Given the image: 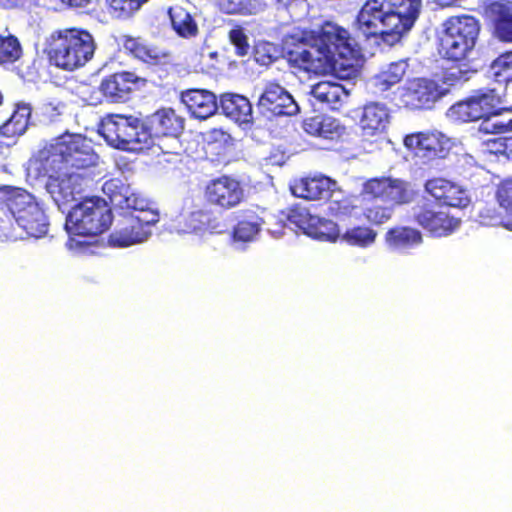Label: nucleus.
<instances>
[{
  "label": "nucleus",
  "mask_w": 512,
  "mask_h": 512,
  "mask_svg": "<svg viewBox=\"0 0 512 512\" xmlns=\"http://www.w3.org/2000/svg\"><path fill=\"white\" fill-rule=\"evenodd\" d=\"M502 104V97L495 88H479L451 105L447 110V116L456 123L486 121L507 110Z\"/></svg>",
  "instance_id": "obj_10"
},
{
  "label": "nucleus",
  "mask_w": 512,
  "mask_h": 512,
  "mask_svg": "<svg viewBox=\"0 0 512 512\" xmlns=\"http://www.w3.org/2000/svg\"><path fill=\"white\" fill-rule=\"evenodd\" d=\"M64 32L72 33V32H87V31L82 30V29L70 28V29H66Z\"/></svg>",
  "instance_id": "obj_56"
},
{
  "label": "nucleus",
  "mask_w": 512,
  "mask_h": 512,
  "mask_svg": "<svg viewBox=\"0 0 512 512\" xmlns=\"http://www.w3.org/2000/svg\"><path fill=\"white\" fill-rule=\"evenodd\" d=\"M384 240L389 248L403 251L422 244L423 235L416 228L398 225L386 231Z\"/></svg>",
  "instance_id": "obj_29"
},
{
  "label": "nucleus",
  "mask_w": 512,
  "mask_h": 512,
  "mask_svg": "<svg viewBox=\"0 0 512 512\" xmlns=\"http://www.w3.org/2000/svg\"><path fill=\"white\" fill-rule=\"evenodd\" d=\"M245 198L244 188L239 180L222 175L208 181L204 188V199L210 206L230 210L240 205Z\"/></svg>",
  "instance_id": "obj_12"
},
{
  "label": "nucleus",
  "mask_w": 512,
  "mask_h": 512,
  "mask_svg": "<svg viewBox=\"0 0 512 512\" xmlns=\"http://www.w3.org/2000/svg\"><path fill=\"white\" fill-rule=\"evenodd\" d=\"M487 15L495 25V32H512V3H492Z\"/></svg>",
  "instance_id": "obj_35"
},
{
  "label": "nucleus",
  "mask_w": 512,
  "mask_h": 512,
  "mask_svg": "<svg viewBox=\"0 0 512 512\" xmlns=\"http://www.w3.org/2000/svg\"><path fill=\"white\" fill-rule=\"evenodd\" d=\"M493 79L498 83L508 84L512 81V50L500 54L490 65Z\"/></svg>",
  "instance_id": "obj_40"
},
{
  "label": "nucleus",
  "mask_w": 512,
  "mask_h": 512,
  "mask_svg": "<svg viewBox=\"0 0 512 512\" xmlns=\"http://www.w3.org/2000/svg\"><path fill=\"white\" fill-rule=\"evenodd\" d=\"M166 15L175 32H197V24L187 8L175 5L167 9Z\"/></svg>",
  "instance_id": "obj_36"
},
{
  "label": "nucleus",
  "mask_w": 512,
  "mask_h": 512,
  "mask_svg": "<svg viewBox=\"0 0 512 512\" xmlns=\"http://www.w3.org/2000/svg\"><path fill=\"white\" fill-rule=\"evenodd\" d=\"M30 28H31V29H34V30H36V29H43L44 27H43V26H41V24H40V23H37L36 25L32 24V25L30 26Z\"/></svg>",
  "instance_id": "obj_57"
},
{
  "label": "nucleus",
  "mask_w": 512,
  "mask_h": 512,
  "mask_svg": "<svg viewBox=\"0 0 512 512\" xmlns=\"http://www.w3.org/2000/svg\"><path fill=\"white\" fill-rule=\"evenodd\" d=\"M95 49L92 34H50L43 51L52 66L73 72L93 58Z\"/></svg>",
  "instance_id": "obj_6"
},
{
  "label": "nucleus",
  "mask_w": 512,
  "mask_h": 512,
  "mask_svg": "<svg viewBox=\"0 0 512 512\" xmlns=\"http://www.w3.org/2000/svg\"><path fill=\"white\" fill-rule=\"evenodd\" d=\"M413 220L434 237L452 234L461 223L460 219L441 209H436L430 201L414 208Z\"/></svg>",
  "instance_id": "obj_13"
},
{
  "label": "nucleus",
  "mask_w": 512,
  "mask_h": 512,
  "mask_svg": "<svg viewBox=\"0 0 512 512\" xmlns=\"http://www.w3.org/2000/svg\"><path fill=\"white\" fill-rule=\"evenodd\" d=\"M404 34H291L301 45L289 55L307 72L348 80L358 75L366 56L399 43Z\"/></svg>",
  "instance_id": "obj_1"
},
{
  "label": "nucleus",
  "mask_w": 512,
  "mask_h": 512,
  "mask_svg": "<svg viewBox=\"0 0 512 512\" xmlns=\"http://www.w3.org/2000/svg\"><path fill=\"white\" fill-rule=\"evenodd\" d=\"M425 188L442 205L464 208L470 203L467 191L449 180L430 179L426 182Z\"/></svg>",
  "instance_id": "obj_21"
},
{
  "label": "nucleus",
  "mask_w": 512,
  "mask_h": 512,
  "mask_svg": "<svg viewBox=\"0 0 512 512\" xmlns=\"http://www.w3.org/2000/svg\"><path fill=\"white\" fill-rule=\"evenodd\" d=\"M264 220L251 209L243 211V219L238 221L232 231V237L236 241L249 242L259 233Z\"/></svg>",
  "instance_id": "obj_34"
},
{
  "label": "nucleus",
  "mask_w": 512,
  "mask_h": 512,
  "mask_svg": "<svg viewBox=\"0 0 512 512\" xmlns=\"http://www.w3.org/2000/svg\"><path fill=\"white\" fill-rule=\"evenodd\" d=\"M500 150L507 158L512 160V136L505 137L500 140Z\"/></svg>",
  "instance_id": "obj_52"
},
{
  "label": "nucleus",
  "mask_w": 512,
  "mask_h": 512,
  "mask_svg": "<svg viewBox=\"0 0 512 512\" xmlns=\"http://www.w3.org/2000/svg\"><path fill=\"white\" fill-rule=\"evenodd\" d=\"M318 30H310L309 32H346V30L340 27L337 23L331 20H320L317 24Z\"/></svg>",
  "instance_id": "obj_50"
},
{
  "label": "nucleus",
  "mask_w": 512,
  "mask_h": 512,
  "mask_svg": "<svg viewBox=\"0 0 512 512\" xmlns=\"http://www.w3.org/2000/svg\"><path fill=\"white\" fill-rule=\"evenodd\" d=\"M98 133L115 149L143 153L148 151L150 136L143 119L135 115L107 114L98 124Z\"/></svg>",
  "instance_id": "obj_7"
},
{
  "label": "nucleus",
  "mask_w": 512,
  "mask_h": 512,
  "mask_svg": "<svg viewBox=\"0 0 512 512\" xmlns=\"http://www.w3.org/2000/svg\"><path fill=\"white\" fill-rule=\"evenodd\" d=\"M448 142V138L437 131L415 132L404 138L407 150L427 162L444 158L448 152Z\"/></svg>",
  "instance_id": "obj_14"
},
{
  "label": "nucleus",
  "mask_w": 512,
  "mask_h": 512,
  "mask_svg": "<svg viewBox=\"0 0 512 512\" xmlns=\"http://www.w3.org/2000/svg\"><path fill=\"white\" fill-rule=\"evenodd\" d=\"M223 113L240 123H247L252 117V105L248 98L239 94L226 93L220 96Z\"/></svg>",
  "instance_id": "obj_32"
},
{
  "label": "nucleus",
  "mask_w": 512,
  "mask_h": 512,
  "mask_svg": "<svg viewBox=\"0 0 512 512\" xmlns=\"http://www.w3.org/2000/svg\"><path fill=\"white\" fill-rule=\"evenodd\" d=\"M307 235L317 240L335 242L340 233L336 223L315 216Z\"/></svg>",
  "instance_id": "obj_38"
},
{
  "label": "nucleus",
  "mask_w": 512,
  "mask_h": 512,
  "mask_svg": "<svg viewBox=\"0 0 512 512\" xmlns=\"http://www.w3.org/2000/svg\"><path fill=\"white\" fill-rule=\"evenodd\" d=\"M140 81L141 78L133 72H116L103 78L100 90L112 102H125L130 99Z\"/></svg>",
  "instance_id": "obj_20"
},
{
  "label": "nucleus",
  "mask_w": 512,
  "mask_h": 512,
  "mask_svg": "<svg viewBox=\"0 0 512 512\" xmlns=\"http://www.w3.org/2000/svg\"><path fill=\"white\" fill-rule=\"evenodd\" d=\"M113 221L112 210L99 196L83 198L69 211L65 229L71 235L97 236L107 231Z\"/></svg>",
  "instance_id": "obj_8"
},
{
  "label": "nucleus",
  "mask_w": 512,
  "mask_h": 512,
  "mask_svg": "<svg viewBox=\"0 0 512 512\" xmlns=\"http://www.w3.org/2000/svg\"><path fill=\"white\" fill-rule=\"evenodd\" d=\"M119 181L111 179L103 184V192L109 197L111 204L121 206L123 202L131 210L122 215L115 229L108 236V243L113 247H128L147 239L151 234L150 227L159 221L155 209L143 205L130 204V198L115 190ZM134 202H136L134 200Z\"/></svg>",
  "instance_id": "obj_4"
},
{
  "label": "nucleus",
  "mask_w": 512,
  "mask_h": 512,
  "mask_svg": "<svg viewBox=\"0 0 512 512\" xmlns=\"http://www.w3.org/2000/svg\"><path fill=\"white\" fill-rule=\"evenodd\" d=\"M62 3L69 5L70 7H85L91 0H60Z\"/></svg>",
  "instance_id": "obj_53"
},
{
  "label": "nucleus",
  "mask_w": 512,
  "mask_h": 512,
  "mask_svg": "<svg viewBox=\"0 0 512 512\" xmlns=\"http://www.w3.org/2000/svg\"><path fill=\"white\" fill-rule=\"evenodd\" d=\"M308 3L306 0H277L278 16L286 19V15L292 21L302 18L307 13Z\"/></svg>",
  "instance_id": "obj_42"
},
{
  "label": "nucleus",
  "mask_w": 512,
  "mask_h": 512,
  "mask_svg": "<svg viewBox=\"0 0 512 512\" xmlns=\"http://www.w3.org/2000/svg\"><path fill=\"white\" fill-rule=\"evenodd\" d=\"M310 94L321 105L330 110H340L346 102L349 92L345 87L332 81H320L312 86Z\"/></svg>",
  "instance_id": "obj_25"
},
{
  "label": "nucleus",
  "mask_w": 512,
  "mask_h": 512,
  "mask_svg": "<svg viewBox=\"0 0 512 512\" xmlns=\"http://www.w3.org/2000/svg\"><path fill=\"white\" fill-rule=\"evenodd\" d=\"M302 127L309 135L330 140L341 138L346 133V127L338 119L327 115L306 118Z\"/></svg>",
  "instance_id": "obj_26"
},
{
  "label": "nucleus",
  "mask_w": 512,
  "mask_h": 512,
  "mask_svg": "<svg viewBox=\"0 0 512 512\" xmlns=\"http://www.w3.org/2000/svg\"><path fill=\"white\" fill-rule=\"evenodd\" d=\"M477 34H441L439 53L444 58L458 62L465 59L475 46Z\"/></svg>",
  "instance_id": "obj_23"
},
{
  "label": "nucleus",
  "mask_w": 512,
  "mask_h": 512,
  "mask_svg": "<svg viewBox=\"0 0 512 512\" xmlns=\"http://www.w3.org/2000/svg\"><path fill=\"white\" fill-rule=\"evenodd\" d=\"M389 122V113L384 105L369 103L364 106L360 118V127L364 135L375 136L385 131Z\"/></svg>",
  "instance_id": "obj_30"
},
{
  "label": "nucleus",
  "mask_w": 512,
  "mask_h": 512,
  "mask_svg": "<svg viewBox=\"0 0 512 512\" xmlns=\"http://www.w3.org/2000/svg\"><path fill=\"white\" fill-rule=\"evenodd\" d=\"M229 32L234 33V32H242V31H241V30H238V29H234V28H232V29H230V31H229Z\"/></svg>",
  "instance_id": "obj_58"
},
{
  "label": "nucleus",
  "mask_w": 512,
  "mask_h": 512,
  "mask_svg": "<svg viewBox=\"0 0 512 512\" xmlns=\"http://www.w3.org/2000/svg\"><path fill=\"white\" fill-rule=\"evenodd\" d=\"M444 32H479L478 21L470 15L452 16L444 24Z\"/></svg>",
  "instance_id": "obj_43"
},
{
  "label": "nucleus",
  "mask_w": 512,
  "mask_h": 512,
  "mask_svg": "<svg viewBox=\"0 0 512 512\" xmlns=\"http://www.w3.org/2000/svg\"><path fill=\"white\" fill-rule=\"evenodd\" d=\"M179 35H180V36H182V37H187L189 34L181 33V34H179Z\"/></svg>",
  "instance_id": "obj_59"
},
{
  "label": "nucleus",
  "mask_w": 512,
  "mask_h": 512,
  "mask_svg": "<svg viewBox=\"0 0 512 512\" xmlns=\"http://www.w3.org/2000/svg\"><path fill=\"white\" fill-rule=\"evenodd\" d=\"M97 156L86 139L78 134L61 136L51 146L46 165L51 172L86 169L96 163Z\"/></svg>",
  "instance_id": "obj_9"
},
{
  "label": "nucleus",
  "mask_w": 512,
  "mask_h": 512,
  "mask_svg": "<svg viewBox=\"0 0 512 512\" xmlns=\"http://www.w3.org/2000/svg\"><path fill=\"white\" fill-rule=\"evenodd\" d=\"M144 130L150 136L148 151L157 137H179L185 127V120L172 108H161L143 119Z\"/></svg>",
  "instance_id": "obj_17"
},
{
  "label": "nucleus",
  "mask_w": 512,
  "mask_h": 512,
  "mask_svg": "<svg viewBox=\"0 0 512 512\" xmlns=\"http://www.w3.org/2000/svg\"><path fill=\"white\" fill-rule=\"evenodd\" d=\"M420 0H368L357 17L359 30L407 32L418 17Z\"/></svg>",
  "instance_id": "obj_5"
},
{
  "label": "nucleus",
  "mask_w": 512,
  "mask_h": 512,
  "mask_svg": "<svg viewBox=\"0 0 512 512\" xmlns=\"http://www.w3.org/2000/svg\"><path fill=\"white\" fill-rule=\"evenodd\" d=\"M31 113L30 104L16 103L11 116L0 126V135L6 138L23 135L30 124Z\"/></svg>",
  "instance_id": "obj_31"
},
{
  "label": "nucleus",
  "mask_w": 512,
  "mask_h": 512,
  "mask_svg": "<svg viewBox=\"0 0 512 512\" xmlns=\"http://www.w3.org/2000/svg\"><path fill=\"white\" fill-rule=\"evenodd\" d=\"M177 228L180 233H210L221 234L225 231V225L211 211L198 209L187 214H181L177 220Z\"/></svg>",
  "instance_id": "obj_18"
},
{
  "label": "nucleus",
  "mask_w": 512,
  "mask_h": 512,
  "mask_svg": "<svg viewBox=\"0 0 512 512\" xmlns=\"http://www.w3.org/2000/svg\"><path fill=\"white\" fill-rule=\"evenodd\" d=\"M499 41L505 43H512V34H495Z\"/></svg>",
  "instance_id": "obj_55"
},
{
  "label": "nucleus",
  "mask_w": 512,
  "mask_h": 512,
  "mask_svg": "<svg viewBox=\"0 0 512 512\" xmlns=\"http://www.w3.org/2000/svg\"><path fill=\"white\" fill-rule=\"evenodd\" d=\"M354 210L350 200L347 197H342L339 200H331L329 202L328 211L331 216L336 218L342 216H350Z\"/></svg>",
  "instance_id": "obj_47"
},
{
  "label": "nucleus",
  "mask_w": 512,
  "mask_h": 512,
  "mask_svg": "<svg viewBox=\"0 0 512 512\" xmlns=\"http://www.w3.org/2000/svg\"><path fill=\"white\" fill-rule=\"evenodd\" d=\"M234 149V140L221 129H213L205 146L207 159L218 164H227Z\"/></svg>",
  "instance_id": "obj_27"
},
{
  "label": "nucleus",
  "mask_w": 512,
  "mask_h": 512,
  "mask_svg": "<svg viewBox=\"0 0 512 512\" xmlns=\"http://www.w3.org/2000/svg\"><path fill=\"white\" fill-rule=\"evenodd\" d=\"M229 37L238 56H245L249 53L250 45L246 34H229Z\"/></svg>",
  "instance_id": "obj_49"
},
{
  "label": "nucleus",
  "mask_w": 512,
  "mask_h": 512,
  "mask_svg": "<svg viewBox=\"0 0 512 512\" xmlns=\"http://www.w3.org/2000/svg\"><path fill=\"white\" fill-rule=\"evenodd\" d=\"M22 56L20 41L13 34H0V65L14 63Z\"/></svg>",
  "instance_id": "obj_41"
},
{
  "label": "nucleus",
  "mask_w": 512,
  "mask_h": 512,
  "mask_svg": "<svg viewBox=\"0 0 512 512\" xmlns=\"http://www.w3.org/2000/svg\"><path fill=\"white\" fill-rule=\"evenodd\" d=\"M280 53L279 46L269 41H258L253 47V55L261 65H269L275 61Z\"/></svg>",
  "instance_id": "obj_44"
},
{
  "label": "nucleus",
  "mask_w": 512,
  "mask_h": 512,
  "mask_svg": "<svg viewBox=\"0 0 512 512\" xmlns=\"http://www.w3.org/2000/svg\"><path fill=\"white\" fill-rule=\"evenodd\" d=\"M259 112L267 118L295 115L299 107L292 95L275 82L265 85L257 102Z\"/></svg>",
  "instance_id": "obj_15"
},
{
  "label": "nucleus",
  "mask_w": 512,
  "mask_h": 512,
  "mask_svg": "<svg viewBox=\"0 0 512 512\" xmlns=\"http://www.w3.org/2000/svg\"><path fill=\"white\" fill-rule=\"evenodd\" d=\"M180 99L191 116L199 120L213 116L218 109L215 94L206 89H188L181 92Z\"/></svg>",
  "instance_id": "obj_22"
},
{
  "label": "nucleus",
  "mask_w": 512,
  "mask_h": 512,
  "mask_svg": "<svg viewBox=\"0 0 512 512\" xmlns=\"http://www.w3.org/2000/svg\"><path fill=\"white\" fill-rule=\"evenodd\" d=\"M337 186L336 181L327 176L303 177L291 185L293 195L309 201H327Z\"/></svg>",
  "instance_id": "obj_19"
},
{
  "label": "nucleus",
  "mask_w": 512,
  "mask_h": 512,
  "mask_svg": "<svg viewBox=\"0 0 512 512\" xmlns=\"http://www.w3.org/2000/svg\"><path fill=\"white\" fill-rule=\"evenodd\" d=\"M85 177L77 172L62 170L52 172L47 179L46 188L55 203L61 207L74 202L84 191Z\"/></svg>",
  "instance_id": "obj_16"
},
{
  "label": "nucleus",
  "mask_w": 512,
  "mask_h": 512,
  "mask_svg": "<svg viewBox=\"0 0 512 512\" xmlns=\"http://www.w3.org/2000/svg\"><path fill=\"white\" fill-rule=\"evenodd\" d=\"M116 41L128 56L150 66H160L171 61L172 53L155 38L141 34H121Z\"/></svg>",
  "instance_id": "obj_11"
},
{
  "label": "nucleus",
  "mask_w": 512,
  "mask_h": 512,
  "mask_svg": "<svg viewBox=\"0 0 512 512\" xmlns=\"http://www.w3.org/2000/svg\"><path fill=\"white\" fill-rule=\"evenodd\" d=\"M148 0H106L111 13L115 17H128L137 11Z\"/></svg>",
  "instance_id": "obj_46"
},
{
  "label": "nucleus",
  "mask_w": 512,
  "mask_h": 512,
  "mask_svg": "<svg viewBox=\"0 0 512 512\" xmlns=\"http://www.w3.org/2000/svg\"><path fill=\"white\" fill-rule=\"evenodd\" d=\"M512 131V117L508 120H500L492 124L493 133H506Z\"/></svg>",
  "instance_id": "obj_51"
},
{
  "label": "nucleus",
  "mask_w": 512,
  "mask_h": 512,
  "mask_svg": "<svg viewBox=\"0 0 512 512\" xmlns=\"http://www.w3.org/2000/svg\"><path fill=\"white\" fill-rule=\"evenodd\" d=\"M469 72L444 69L440 75L414 77L398 89L400 105L410 111H428L451 93L452 88L467 82Z\"/></svg>",
  "instance_id": "obj_3"
},
{
  "label": "nucleus",
  "mask_w": 512,
  "mask_h": 512,
  "mask_svg": "<svg viewBox=\"0 0 512 512\" xmlns=\"http://www.w3.org/2000/svg\"><path fill=\"white\" fill-rule=\"evenodd\" d=\"M35 202L36 198L24 188L11 185L0 186V209L9 212L14 219Z\"/></svg>",
  "instance_id": "obj_24"
},
{
  "label": "nucleus",
  "mask_w": 512,
  "mask_h": 512,
  "mask_svg": "<svg viewBox=\"0 0 512 512\" xmlns=\"http://www.w3.org/2000/svg\"><path fill=\"white\" fill-rule=\"evenodd\" d=\"M408 64L400 60L391 62L386 68L380 70L372 78L373 87L379 92H386L399 84L407 72Z\"/></svg>",
  "instance_id": "obj_33"
},
{
  "label": "nucleus",
  "mask_w": 512,
  "mask_h": 512,
  "mask_svg": "<svg viewBox=\"0 0 512 512\" xmlns=\"http://www.w3.org/2000/svg\"><path fill=\"white\" fill-rule=\"evenodd\" d=\"M27 0H1L3 6L14 8L23 5Z\"/></svg>",
  "instance_id": "obj_54"
},
{
  "label": "nucleus",
  "mask_w": 512,
  "mask_h": 512,
  "mask_svg": "<svg viewBox=\"0 0 512 512\" xmlns=\"http://www.w3.org/2000/svg\"><path fill=\"white\" fill-rule=\"evenodd\" d=\"M15 221L30 237L39 238L48 232V218L37 201L19 215Z\"/></svg>",
  "instance_id": "obj_28"
},
{
  "label": "nucleus",
  "mask_w": 512,
  "mask_h": 512,
  "mask_svg": "<svg viewBox=\"0 0 512 512\" xmlns=\"http://www.w3.org/2000/svg\"><path fill=\"white\" fill-rule=\"evenodd\" d=\"M218 8L227 14H257L264 10L261 0H217Z\"/></svg>",
  "instance_id": "obj_37"
},
{
  "label": "nucleus",
  "mask_w": 512,
  "mask_h": 512,
  "mask_svg": "<svg viewBox=\"0 0 512 512\" xmlns=\"http://www.w3.org/2000/svg\"><path fill=\"white\" fill-rule=\"evenodd\" d=\"M415 192L401 179L374 177L366 180L361 190V214L374 226H380L393 217L396 206L409 204Z\"/></svg>",
  "instance_id": "obj_2"
},
{
  "label": "nucleus",
  "mask_w": 512,
  "mask_h": 512,
  "mask_svg": "<svg viewBox=\"0 0 512 512\" xmlns=\"http://www.w3.org/2000/svg\"><path fill=\"white\" fill-rule=\"evenodd\" d=\"M285 217L289 223L301 229L306 235L312 224V219L315 218L307 209L297 205L288 208Z\"/></svg>",
  "instance_id": "obj_45"
},
{
  "label": "nucleus",
  "mask_w": 512,
  "mask_h": 512,
  "mask_svg": "<svg viewBox=\"0 0 512 512\" xmlns=\"http://www.w3.org/2000/svg\"><path fill=\"white\" fill-rule=\"evenodd\" d=\"M499 204L507 210L512 211V178L503 181L497 190Z\"/></svg>",
  "instance_id": "obj_48"
},
{
  "label": "nucleus",
  "mask_w": 512,
  "mask_h": 512,
  "mask_svg": "<svg viewBox=\"0 0 512 512\" xmlns=\"http://www.w3.org/2000/svg\"><path fill=\"white\" fill-rule=\"evenodd\" d=\"M377 237V232L368 226H355L349 228L342 235V239L351 246L368 247L372 245Z\"/></svg>",
  "instance_id": "obj_39"
}]
</instances>
